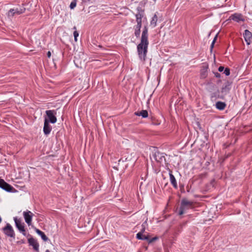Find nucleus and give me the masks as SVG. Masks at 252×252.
Wrapping results in <instances>:
<instances>
[{
    "instance_id": "obj_1",
    "label": "nucleus",
    "mask_w": 252,
    "mask_h": 252,
    "mask_svg": "<svg viewBox=\"0 0 252 252\" xmlns=\"http://www.w3.org/2000/svg\"><path fill=\"white\" fill-rule=\"evenodd\" d=\"M148 45V28L145 26L142 32L140 42L137 47L139 57L143 61L146 59Z\"/></svg>"
},
{
    "instance_id": "obj_2",
    "label": "nucleus",
    "mask_w": 252,
    "mask_h": 252,
    "mask_svg": "<svg viewBox=\"0 0 252 252\" xmlns=\"http://www.w3.org/2000/svg\"><path fill=\"white\" fill-rule=\"evenodd\" d=\"M193 204V202L188 201L186 198H183L181 202V205L178 213L179 215H182L184 213V210L190 208Z\"/></svg>"
},
{
    "instance_id": "obj_3",
    "label": "nucleus",
    "mask_w": 252,
    "mask_h": 252,
    "mask_svg": "<svg viewBox=\"0 0 252 252\" xmlns=\"http://www.w3.org/2000/svg\"><path fill=\"white\" fill-rule=\"evenodd\" d=\"M26 8L24 7V4L20 6L19 7L11 8L8 12V17H13L15 15H20L25 12Z\"/></svg>"
},
{
    "instance_id": "obj_4",
    "label": "nucleus",
    "mask_w": 252,
    "mask_h": 252,
    "mask_svg": "<svg viewBox=\"0 0 252 252\" xmlns=\"http://www.w3.org/2000/svg\"><path fill=\"white\" fill-rule=\"evenodd\" d=\"M232 83V82H230L229 81H227L225 82L221 89V93L222 95L220 96H219V98L223 99H224V96L229 93L231 88Z\"/></svg>"
},
{
    "instance_id": "obj_5",
    "label": "nucleus",
    "mask_w": 252,
    "mask_h": 252,
    "mask_svg": "<svg viewBox=\"0 0 252 252\" xmlns=\"http://www.w3.org/2000/svg\"><path fill=\"white\" fill-rule=\"evenodd\" d=\"M0 188L9 192H15L17 191L15 188L2 179H0Z\"/></svg>"
},
{
    "instance_id": "obj_6",
    "label": "nucleus",
    "mask_w": 252,
    "mask_h": 252,
    "mask_svg": "<svg viewBox=\"0 0 252 252\" xmlns=\"http://www.w3.org/2000/svg\"><path fill=\"white\" fill-rule=\"evenodd\" d=\"M3 233L7 237L15 238V234L12 226L8 223L2 228Z\"/></svg>"
},
{
    "instance_id": "obj_7",
    "label": "nucleus",
    "mask_w": 252,
    "mask_h": 252,
    "mask_svg": "<svg viewBox=\"0 0 252 252\" xmlns=\"http://www.w3.org/2000/svg\"><path fill=\"white\" fill-rule=\"evenodd\" d=\"M152 157L158 163L160 164L166 161L163 154L159 152L158 150L153 153Z\"/></svg>"
},
{
    "instance_id": "obj_8",
    "label": "nucleus",
    "mask_w": 252,
    "mask_h": 252,
    "mask_svg": "<svg viewBox=\"0 0 252 252\" xmlns=\"http://www.w3.org/2000/svg\"><path fill=\"white\" fill-rule=\"evenodd\" d=\"M45 113L48 118H45V119H46L48 121V123H51L52 124H55L56 123L57 118L55 116L56 112L55 110H47Z\"/></svg>"
},
{
    "instance_id": "obj_9",
    "label": "nucleus",
    "mask_w": 252,
    "mask_h": 252,
    "mask_svg": "<svg viewBox=\"0 0 252 252\" xmlns=\"http://www.w3.org/2000/svg\"><path fill=\"white\" fill-rule=\"evenodd\" d=\"M14 220L15 223L16 227L21 232L23 235L26 236V230L25 228V224L22 222L20 219H18L17 217L14 218Z\"/></svg>"
},
{
    "instance_id": "obj_10",
    "label": "nucleus",
    "mask_w": 252,
    "mask_h": 252,
    "mask_svg": "<svg viewBox=\"0 0 252 252\" xmlns=\"http://www.w3.org/2000/svg\"><path fill=\"white\" fill-rule=\"evenodd\" d=\"M33 214L31 211L27 210L23 212V216L26 222L28 225L32 224V218Z\"/></svg>"
},
{
    "instance_id": "obj_11",
    "label": "nucleus",
    "mask_w": 252,
    "mask_h": 252,
    "mask_svg": "<svg viewBox=\"0 0 252 252\" xmlns=\"http://www.w3.org/2000/svg\"><path fill=\"white\" fill-rule=\"evenodd\" d=\"M30 246H32L34 250L39 252V244L33 237H31L28 240Z\"/></svg>"
},
{
    "instance_id": "obj_12",
    "label": "nucleus",
    "mask_w": 252,
    "mask_h": 252,
    "mask_svg": "<svg viewBox=\"0 0 252 252\" xmlns=\"http://www.w3.org/2000/svg\"><path fill=\"white\" fill-rule=\"evenodd\" d=\"M137 12L135 14L136 21H142V18L144 15V10L142 7L138 6L137 7Z\"/></svg>"
},
{
    "instance_id": "obj_13",
    "label": "nucleus",
    "mask_w": 252,
    "mask_h": 252,
    "mask_svg": "<svg viewBox=\"0 0 252 252\" xmlns=\"http://www.w3.org/2000/svg\"><path fill=\"white\" fill-rule=\"evenodd\" d=\"M243 36L248 45L251 43L252 38V33L248 30H246L243 33Z\"/></svg>"
},
{
    "instance_id": "obj_14",
    "label": "nucleus",
    "mask_w": 252,
    "mask_h": 252,
    "mask_svg": "<svg viewBox=\"0 0 252 252\" xmlns=\"http://www.w3.org/2000/svg\"><path fill=\"white\" fill-rule=\"evenodd\" d=\"M52 130V127L48 123V121L46 120H44V126H43V132L45 135L49 134Z\"/></svg>"
},
{
    "instance_id": "obj_15",
    "label": "nucleus",
    "mask_w": 252,
    "mask_h": 252,
    "mask_svg": "<svg viewBox=\"0 0 252 252\" xmlns=\"http://www.w3.org/2000/svg\"><path fill=\"white\" fill-rule=\"evenodd\" d=\"M232 20L237 22L240 21H244L245 19L243 17V15L241 14L235 13L230 16Z\"/></svg>"
},
{
    "instance_id": "obj_16",
    "label": "nucleus",
    "mask_w": 252,
    "mask_h": 252,
    "mask_svg": "<svg viewBox=\"0 0 252 252\" xmlns=\"http://www.w3.org/2000/svg\"><path fill=\"white\" fill-rule=\"evenodd\" d=\"M208 65H203L200 70V78L202 79H205L207 77L208 75Z\"/></svg>"
},
{
    "instance_id": "obj_17",
    "label": "nucleus",
    "mask_w": 252,
    "mask_h": 252,
    "mask_svg": "<svg viewBox=\"0 0 252 252\" xmlns=\"http://www.w3.org/2000/svg\"><path fill=\"white\" fill-rule=\"evenodd\" d=\"M134 115L138 116H141L142 118H146L148 117V112L146 110H143L141 111H137L134 113Z\"/></svg>"
},
{
    "instance_id": "obj_18",
    "label": "nucleus",
    "mask_w": 252,
    "mask_h": 252,
    "mask_svg": "<svg viewBox=\"0 0 252 252\" xmlns=\"http://www.w3.org/2000/svg\"><path fill=\"white\" fill-rule=\"evenodd\" d=\"M226 104L225 102L222 101H217L216 103V107L219 110H223L226 107Z\"/></svg>"
},
{
    "instance_id": "obj_19",
    "label": "nucleus",
    "mask_w": 252,
    "mask_h": 252,
    "mask_svg": "<svg viewBox=\"0 0 252 252\" xmlns=\"http://www.w3.org/2000/svg\"><path fill=\"white\" fill-rule=\"evenodd\" d=\"M136 238L138 240H146L147 242L149 240V235L146 236L143 234H141V233H138L136 234Z\"/></svg>"
},
{
    "instance_id": "obj_20",
    "label": "nucleus",
    "mask_w": 252,
    "mask_h": 252,
    "mask_svg": "<svg viewBox=\"0 0 252 252\" xmlns=\"http://www.w3.org/2000/svg\"><path fill=\"white\" fill-rule=\"evenodd\" d=\"M158 21V16L155 14L154 16L153 17L152 20L151 21V25L153 27H155L157 25V22Z\"/></svg>"
},
{
    "instance_id": "obj_21",
    "label": "nucleus",
    "mask_w": 252,
    "mask_h": 252,
    "mask_svg": "<svg viewBox=\"0 0 252 252\" xmlns=\"http://www.w3.org/2000/svg\"><path fill=\"white\" fill-rule=\"evenodd\" d=\"M134 35L135 36L138 38L140 37V33H141V28L136 27L135 26L134 27Z\"/></svg>"
},
{
    "instance_id": "obj_22",
    "label": "nucleus",
    "mask_w": 252,
    "mask_h": 252,
    "mask_svg": "<svg viewBox=\"0 0 252 252\" xmlns=\"http://www.w3.org/2000/svg\"><path fill=\"white\" fill-rule=\"evenodd\" d=\"M166 166L167 167V170L169 171L171 183L173 186V175L172 174V171L168 167L167 165Z\"/></svg>"
},
{
    "instance_id": "obj_23",
    "label": "nucleus",
    "mask_w": 252,
    "mask_h": 252,
    "mask_svg": "<svg viewBox=\"0 0 252 252\" xmlns=\"http://www.w3.org/2000/svg\"><path fill=\"white\" fill-rule=\"evenodd\" d=\"M73 29L75 30V31L73 32V35L74 37V40L76 42L77 41V37L79 36V33L76 31V27L75 26L73 27Z\"/></svg>"
},
{
    "instance_id": "obj_24",
    "label": "nucleus",
    "mask_w": 252,
    "mask_h": 252,
    "mask_svg": "<svg viewBox=\"0 0 252 252\" xmlns=\"http://www.w3.org/2000/svg\"><path fill=\"white\" fill-rule=\"evenodd\" d=\"M158 239V237L157 236H155L154 237H153L152 238H150V236L149 235V240H148V242L149 244H151Z\"/></svg>"
},
{
    "instance_id": "obj_25",
    "label": "nucleus",
    "mask_w": 252,
    "mask_h": 252,
    "mask_svg": "<svg viewBox=\"0 0 252 252\" xmlns=\"http://www.w3.org/2000/svg\"><path fill=\"white\" fill-rule=\"evenodd\" d=\"M217 37H218V34H217L216 35V36H215L212 43H211V46H210V50H211V52H212L214 47V44L216 41V40L217 39Z\"/></svg>"
},
{
    "instance_id": "obj_26",
    "label": "nucleus",
    "mask_w": 252,
    "mask_h": 252,
    "mask_svg": "<svg viewBox=\"0 0 252 252\" xmlns=\"http://www.w3.org/2000/svg\"><path fill=\"white\" fill-rule=\"evenodd\" d=\"M172 101H170L168 105V111L170 115L172 117Z\"/></svg>"
},
{
    "instance_id": "obj_27",
    "label": "nucleus",
    "mask_w": 252,
    "mask_h": 252,
    "mask_svg": "<svg viewBox=\"0 0 252 252\" xmlns=\"http://www.w3.org/2000/svg\"><path fill=\"white\" fill-rule=\"evenodd\" d=\"M77 0H73L70 4V9H73L76 6Z\"/></svg>"
},
{
    "instance_id": "obj_28",
    "label": "nucleus",
    "mask_w": 252,
    "mask_h": 252,
    "mask_svg": "<svg viewBox=\"0 0 252 252\" xmlns=\"http://www.w3.org/2000/svg\"><path fill=\"white\" fill-rule=\"evenodd\" d=\"M223 73L225 74L226 76H229L230 75V69L228 67H226L224 69Z\"/></svg>"
},
{
    "instance_id": "obj_29",
    "label": "nucleus",
    "mask_w": 252,
    "mask_h": 252,
    "mask_svg": "<svg viewBox=\"0 0 252 252\" xmlns=\"http://www.w3.org/2000/svg\"><path fill=\"white\" fill-rule=\"evenodd\" d=\"M136 22H137V25H135V26L136 27H138V28H141L142 27V21H136Z\"/></svg>"
},
{
    "instance_id": "obj_30",
    "label": "nucleus",
    "mask_w": 252,
    "mask_h": 252,
    "mask_svg": "<svg viewBox=\"0 0 252 252\" xmlns=\"http://www.w3.org/2000/svg\"><path fill=\"white\" fill-rule=\"evenodd\" d=\"M41 237L44 241H47L48 240V238L44 233L41 236Z\"/></svg>"
},
{
    "instance_id": "obj_31",
    "label": "nucleus",
    "mask_w": 252,
    "mask_h": 252,
    "mask_svg": "<svg viewBox=\"0 0 252 252\" xmlns=\"http://www.w3.org/2000/svg\"><path fill=\"white\" fill-rule=\"evenodd\" d=\"M25 243V241L24 239L21 240L17 242V244L18 245H20L22 244H24Z\"/></svg>"
},
{
    "instance_id": "obj_32",
    "label": "nucleus",
    "mask_w": 252,
    "mask_h": 252,
    "mask_svg": "<svg viewBox=\"0 0 252 252\" xmlns=\"http://www.w3.org/2000/svg\"><path fill=\"white\" fill-rule=\"evenodd\" d=\"M224 67L223 66H220L218 68V70L220 72H222L224 70Z\"/></svg>"
},
{
    "instance_id": "obj_33",
    "label": "nucleus",
    "mask_w": 252,
    "mask_h": 252,
    "mask_svg": "<svg viewBox=\"0 0 252 252\" xmlns=\"http://www.w3.org/2000/svg\"><path fill=\"white\" fill-rule=\"evenodd\" d=\"M215 76L216 78H220L221 75L218 72H214Z\"/></svg>"
},
{
    "instance_id": "obj_34",
    "label": "nucleus",
    "mask_w": 252,
    "mask_h": 252,
    "mask_svg": "<svg viewBox=\"0 0 252 252\" xmlns=\"http://www.w3.org/2000/svg\"><path fill=\"white\" fill-rule=\"evenodd\" d=\"M172 199V197L171 196H170L169 197V202L167 203V206L168 207V206H170L171 205H170V202H171V200Z\"/></svg>"
},
{
    "instance_id": "obj_35",
    "label": "nucleus",
    "mask_w": 252,
    "mask_h": 252,
    "mask_svg": "<svg viewBox=\"0 0 252 252\" xmlns=\"http://www.w3.org/2000/svg\"><path fill=\"white\" fill-rule=\"evenodd\" d=\"M145 227H142V228L141 229V231L139 232V233H141V234H143L144 232H145Z\"/></svg>"
},
{
    "instance_id": "obj_36",
    "label": "nucleus",
    "mask_w": 252,
    "mask_h": 252,
    "mask_svg": "<svg viewBox=\"0 0 252 252\" xmlns=\"http://www.w3.org/2000/svg\"><path fill=\"white\" fill-rule=\"evenodd\" d=\"M34 230L35 231V232L38 234H39L40 232H41V230H40L39 229L36 228H34Z\"/></svg>"
},
{
    "instance_id": "obj_37",
    "label": "nucleus",
    "mask_w": 252,
    "mask_h": 252,
    "mask_svg": "<svg viewBox=\"0 0 252 252\" xmlns=\"http://www.w3.org/2000/svg\"><path fill=\"white\" fill-rule=\"evenodd\" d=\"M147 225V221H145L142 224V227H145L146 228V225Z\"/></svg>"
},
{
    "instance_id": "obj_38",
    "label": "nucleus",
    "mask_w": 252,
    "mask_h": 252,
    "mask_svg": "<svg viewBox=\"0 0 252 252\" xmlns=\"http://www.w3.org/2000/svg\"><path fill=\"white\" fill-rule=\"evenodd\" d=\"M47 56L48 57V58H50L51 56V52L50 51H48L47 53Z\"/></svg>"
},
{
    "instance_id": "obj_39",
    "label": "nucleus",
    "mask_w": 252,
    "mask_h": 252,
    "mask_svg": "<svg viewBox=\"0 0 252 252\" xmlns=\"http://www.w3.org/2000/svg\"><path fill=\"white\" fill-rule=\"evenodd\" d=\"M177 188V184L176 179L174 178V188Z\"/></svg>"
},
{
    "instance_id": "obj_40",
    "label": "nucleus",
    "mask_w": 252,
    "mask_h": 252,
    "mask_svg": "<svg viewBox=\"0 0 252 252\" xmlns=\"http://www.w3.org/2000/svg\"><path fill=\"white\" fill-rule=\"evenodd\" d=\"M91 0H82L83 2L86 3L87 2L90 1Z\"/></svg>"
},
{
    "instance_id": "obj_41",
    "label": "nucleus",
    "mask_w": 252,
    "mask_h": 252,
    "mask_svg": "<svg viewBox=\"0 0 252 252\" xmlns=\"http://www.w3.org/2000/svg\"><path fill=\"white\" fill-rule=\"evenodd\" d=\"M215 96H216V94L215 93H213L211 94V98H213V97H215Z\"/></svg>"
},
{
    "instance_id": "obj_42",
    "label": "nucleus",
    "mask_w": 252,
    "mask_h": 252,
    "mask_svg": "<svg viewBox=\"0 0 252 252\" xmlns=\"http://www.w3.org/2000/svg\"><path fill=\"white\" fill-rule=\"evenodd\" d=\"M44 233L43 232H42V231H41V232L38 234L39 235H40V236L43 234Z\"/></svg>"
},
{
    "instance_id": "obj_43",
    "label": "nucleus",
    "mask_w": 252,
    "mask_h": 252,
    "mask_svg": "<svg viewBox=\"0 0 252 252\" xmlns=\"http://www.w3.org/2000/svg\"><path fill=\"white\" fill-rule=\"evenodd\" d=\"M45 252H50L49 250H47Z\"/></svg>"
},
{
    "instance_id": "obj_44",
    "label": "nucleus",
    "mask_w": 252,
    "mask_h": 252,
    "mask_svg": "<svg viewBox=\"0 0 252 252\" xmlns=\"http://www.w3.org/2000/svg\"><path fill=\"white\" fill-rule=\"evenodd\" d=\"M153 2H155L157 0H152Z\"/></svg>"
},
{
    "instance_id": "obj_45",
    "label": "nucleus",
    "mask_w": 252,
    "mask_h": 252,
    "mask_svg": "<svg viewBox=\"0 0 252 252\" xmlns=\"http://www.w3.org/2000/svg\"><path fill=\"white\" fill-rule=\"evenodd\" d=\"M1 217H0V223L1 222Z\"/></svg>"
},
{
    "instance_id": "obj_46",
    "label": "nucleus",
    "mask_w": 252,
    "mask_h": 252,
    "mask_svg": "<svg viewBox=\"0 0 252 252\" xmlns=\"http://www.w3.org/2000/svg\"><path fill=\"white\" fill-rule=\"evenodd\" d=\"M167 184V183L165 184V187L166 186Z\"/></svg>"
}]
</instances>
